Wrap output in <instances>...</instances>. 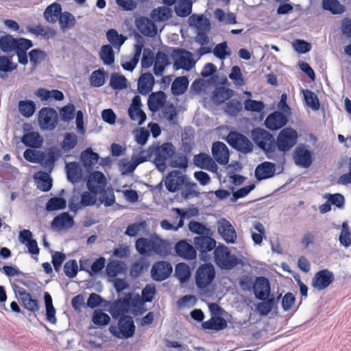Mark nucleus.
I'll list each match as a JSON object with an SVG mask.
<instances>
[{
  "label": "nucleus",
  "mask_w": 351,
  "mask_h": 351,
  "mask_svg": "<svg viewBox=\"0 0 351 351\" xmlns=\"http://www.w3.org/2000/svg\"><path fill=\"white\" fill-rule=\"evenodd\" d=\"M136 248L142 255L151 256L154 254L164 256L167 254V243L157 235L149 238H139L136 241Z\"/></svg>",
  "instance_id": "f257e3e1"
},
{
  "label": "nucleus",
  "mask_w": 351,
  "mask_h": 351,
  "mask_svg": "<svg viewBox=\"0 0 351 351\" xmlns=\"http://www.w3.org/2000/svg\"><path fill=\"white\" fill-rule=\"evenodd\" d=\"M214 261L221 269L230 270L237 265H243V257L232 254L223 244L217 245L213 252Z\"/></svg>",
  "instance_id": "f03ea898"
},
{
  "label": "nucleus",
  "mask_w": 351,
  "mask_h": 351,
  "mask_svg": "<svg viewBox=\"0 0 351 351\" xmlns=\"http://www.w3.org/2000/svg\"><path fill=\"white\" fill-rule=\"evenodd\" d=\"M252 138L255 143L265 151L268 158L277 160L274 138L272 134L264 129L256 128L252 132Z\"/></svg>",
  "instance_id": "7ed1b4c3"
},
{
  "label": "nucleus",
  "mask_w": 351,
  "mask_h": 351,
  "mask_svg": "<svg viewBox=\"0 0 351 351\" xmlns=\"http://www.w3.org/2000/svg\"><path fill=\"white\" fill-rule=\"evenodd\" d=\"M135 325L131 316L124 315L120 317L117 325L109 327L110 332L119 339H129L135 332Z\"/></svg>",
  "instance_id": "20e7f679"
},
{
  "label": "nucleus",
  "mask_w": 351,
  "mask_h": 351,
  "mask_svg": "<svg viewBox=\"0 0 351 351\" xmlns=\"http://www.w3.org/2000/svg\"><path fill=\"white\" fill-rule=\"evenodd\" d=\"M171 58L173 60V67L175 71L180 69L190 71L195 66L196 61L193 58V54L190 51L174 49Z\"/></svg>",
  "instance_id": "39448f33"
},
{
  "label": "nucleus",
  "mask_w": 351,
  "mask_h": 351,
  "mask_svg": "<svg viewBox=\"0 0 351 351\" xmlns=\"http://www.w3.org/2000/svg\"><path fill=\"white\" fill-rule=\"evenodd\" d=\"M215 277V269L210 263L203 264L198 267L195 273V283L198 288L208 287Z\"/></svg>",
  "instance_id": "423d86ee"
},
{
  "label": "nucleus",
  "mask_w": 351,
  "mask_h": 351,
  "mask_svg": "<svg viewBox=\"0 0 351 351\" xmlns=\"http://www.w3.org/2000/svg\"><path fill=\"white\" fill-rule=\"evenodd\" d=\"M298 134L291 128H285L279 133L276 145L281 152H287L291 149L296 143Z\"/></svg>",
  "instance_id": "0eeeda50"
},
{
  "label": "nucleus",
  "mask_w": 351,
  "mask_h": 351,
  "mask_svg": "<svg viewBox=\"0 0 351 351\" xmlns=\"http://www.w3.org/2000/svg\"><path fill=\"white\" fill-rule=\"evenodd\" d=\"M216 241L208 236L196 237L194 238L195 248L199 252V258L203 261H208L210 259L209 252L215 250Z\"/></svg>",
  "instance_id": "6e6552de"
},
{
  "label": "nucleus",
  "mask_w": 351,
  "mask_h": 351,
  "mask_svg": "<svg viewBox=\"0 0 351 351\" xmlns=\"http://www.w3.org/2000/svg\"><path fill=\"white\" fill-rule=\"evenodd\" d=\"M175 154V147L171 143H166L156 148L155 151L154 162L159 170L164 171L166 162Z\"/></svg>",
  "instance_id": "1a4fd4ad"
},
{
  "label": "nucleus",
  "mask_w": 351,
  "mask_h": 351,
  "mask_svg": "<svg viewBox=\"0 0 351 351\" xmlns=\"http://www.w3.org/2000/svg\"><path fill=\"white\" fill-rule=\"evenodd\" d=\"M38 121L43 130H53L58 121L57 112L51 108H43L39 111Z\"/></svg>",
  "instance_id": "9d476101"
},
{
  "label": "nucleus",
  "mask_w": 351,
  "mask_h": 351,
  "mask_svg": "<svg viewBox=\"0 0 351 351\" xmlns=\"http://www.w3.org/2000/svg\"><path fill=\"white\" fill-rule=\"evenodd\" d=\"M227 141L233 147L243 153L250 152L253 149V145L250 141L237 132H230L227 136Z\"/></svg>",
  "instance_id": "9b49d317"
},
{
  "label": "nucleus",
  "mask_w": 351,
  "mask_h": 351,
  "mask_svg": "<svg viewBox=\"0 0 351 351\" xmlns=\"http://www.w3.org/2000/svg\"><path fill=\"white\" fill-rule=\"evenodd\" d=\"M335 280L334 274L328 269H322L315 274L311 280V287L318 291L326 289Z\"/></svg>",
  "instance_id": "f8f14e48"
},
{
  "label": "nucleus",
  "mask_w": 351,
  "mask_h": 351,
  "mask_svg": "<svg viewBox=\"0 0 351 351\" xmlns=\"http://www.w3.org/2000/svg\"><path fill=\"white\" fill-rule=\"evenodd\" d=\"M141 97L136 95L132 100V103L128 108V114L131 120L136 122L138 125H142L146 120V114L142 109Z\"/></svg>",
  "instance_id": "ddd939ff"
},
{
  "label": "nucleus",
  "mask_w": 351,
  "mask_h": 351,
  "mask_svg": "<svg viewBox=\"0 0 351 351\" xmlns=\"http://www.w3.org/2000/svg\"><path fill=\"white\" fill-rule=\"evenodd\" d=\"M219 235L227 243H236L237 234L233 226L226 219H221L217 222Z\"/></svg>",
  "instance_id": "4468645a"
},
{
  "label": "nucleus",
  "mask_w": 351,
  "mask_h": 351,
  "mask_svg": "<svg viewBox=\"0 0 351 351\" xmlns=\"http://www.w3.org/2000/svg\"><path fill=\"white\" fill-rule=\"evenodd\" d=\"M172 271L173 268L169 263L159 261L152 266L151 274L154 280L160 282L167 279L172 273Z\"/></svg>",
  "instance_id": "2eb2a0df"
},
{
  "label": "nucleus",
  "mask_w": 351,
  "mask_h": 351,
  "mask_svg": "<svg viewBox=\"0 0 351 351\" xmlns=\"http://www.w3.org/2000/svg\"><path fill=\"white\" fill-rule=\"evenodd\" d=\"M185 176L180 171L170 172L165 180V185L170 192L179 190L185 182Z\"/></svg>",
  "instance_id": "dca6fc26"
},
{
  "label": "nucleus",
  "mask_w": 351,
  "mask_h": 351,
  "mask_svg": "<svg viewBox=\"0 0 351 351\" xmlns=\"http://www.w3.org/2000/svg\"><path fill=\"white\" fill-rule=\"evenodd\" d=\"M138 30L146 36L154 37L157 34L154 23L147 17L141 16L135 21Z\"/></svg>",
  "instance_id": "f3484780"
},
{
  "label": "nucleus",
  "mask_w": 351,
  "mask_h": 351,
  "mask_svg": "<svg viewBox=\"0 0 351 351\" xmlns=\"http://www.w3.org/2000/svg\"><path fill=\"white\" fill-rule=\"evenodd\" d=\"M287 123V117L282 112L276 111L266 118L265 125L271 130H277Z\"/></svg>",
  "instance_id": "a211bd4d"
},
{
  "label": "nucleus",
  "mask_w": 351,
  "mask_h": 351,
  "mask_svg": "<svg viewBox=\"0 0 351 351\" xmlns=\"http://www.w3.org/2000/svg\"><path fill=\"white\" fill-rule=\"evenodd\" d=\"M254 292L258 299H267L271 292L270 284L268 279L265 277L257 278L254 284Z\"/></svg>",
  "instance_id": "6ab92c4d"
},
{
  "label": "nucleus",
  "mask_w": 351,
  "mask_h": 351,
  "mask_svg": "<svg viewBox=\"0 0 351 351\" xmlns=\"http://www.w3.org/2000/svg\"><path fill=\"white\" fill-rule=\"evenodd\" d=\"M212 154L214 159L220 165H226L229 162V151L228 147L222 142H216L212 147Z\"/></svg>",
  "instance_id": "aec40b11"
},
{
  "label": "nucleus",
  "mask_w": 351,
  "mask_h": 351,
  "mask_svg": "<svg viewBox=\"0 0 351 351\" xmlns=\"http://www.w3.org/2000/svg\"><path fill=\"white\" fill-rule=\"evenodd\" d=\"M193 162L197 167L211 172H217L218 169L215 160L208 154L204 153L195 155Z\"/></svg>",
  "instance_id": "412c9836"
},
{
  "label": "nucleus",
  "mask_w": 351,
  "mask_h": 351,
  "mask_svg": "<svg viewBox=\"0 0 351 351\" xmlns=\"http://www.w3.org/2000/svg\"><path fill=\"white\" fill-rule=\"evenodd\" d=\"M106 180L104 175L99 171H94L87 181V186L92 192L101 191L106 186Z\"/></svg>",
  "instance_id": "4be33fe9"
},
{
  "label": "nucleus",
  "mask_w": 351,
  "mask_h": 351,
  "mask_svg": "<svg viewBox=\"0 0 351 351\" xmlns=\"http://www.w3.org/2000/svg\"><path fill=\"white\" fill-rule=\"evenodd\" d=\"M19 241L25 245L28 252L32 255H37L39 253V248L37 242L32 239V233L29 230H23L19 232Z\"/></svg>",
  "instance_id": "5701e85b"
},
{
  "label": "nucleus",
  "mask_w": 351,
  "mask_h": 351,
  "mask_svg": "<svg viewBox=\"0 0 351 351\" xmlns=\"http://www.w3.org/2000/svg\"><path fill=\"white\" fill-rule=\"evenodd\" d=\"M197 28L198 30L195 40L201 45L208 43L209 38L206 34L210 29V23L205 19L204 20L201 16L197 18Z\"/></svg>",
  "instance_id": "b1692460"
},
{
  "label": "nucleus",
  "mask_w": 351,
  "mask_h": 351,
  "mask_svg": "<svg viewBox=\"0 0 351 351\" xmlns=\"http://www.w3.org/2000/svg\"><path fill=\"white\" fill-rule=\"evenodd\" d=\"M176 251L178 256L187 260H193L196 258L197 252L194 247L186 241L182 240L176 245Z\"/></svg>",
  "instance_id": "393cba45"
},
{
  "label": "nucleus",
  "mask_w": 351,
  "mask_h": 351,
  "mask_svg": "<svg viewBox=\"0 0 351 351\" xmlns=\"http://www.w3.org/2000/svg\"><path fill=\"white\" fill-rule=\"evenodd\" d=\"M35 96L42 101L50 102L52 100L61 101L64 99L63 93L58 90H48L40 88L34 92Z\"/></svg>",
  "instance_id": "a878e982"
},
{
  "label": "nucleus",
  "mask_w": 351,
  "mask_h": 351,
  "mask_svg": "<svg viewBox=\"0 0 351 351\" xmlns=\"http://www.w3.org/2000/svg\"><path fill=\"white\" fill-rule=\"evenodd\" d=\"M276 166L270 162H264L258 165L255 170L257 180H261L273 177L275 174Z\"/></svg>",
  "instance_id": "bb28decb"
},
{
  "label": "nucleus",
  "mask_w": 351,
  "mask_h": 351,
  "mask_svg": "<svg viewBox=\"0 0 351 351\" xmlns=\"http://www.w3.org/2000/svg\"><path fill=\"white\" fill-rule=\"evenodd\" d=\"M74 221L68 213H63L56 217L52 223L51 227L54 229L61 230L63 229H69L73 227Z\"/></svg>",
  "instance_id": "cd10ccee"
},
{
  "label": "nucleus",
  "mask_w": 351,
  "mask_h": 351,
  "mask_svg": "<svg viewBox=\"0 0 351 351\" xmlns=\"http://www.w3.org/2000/svg\"><path fill=\"white\" fill-rule=\"evenodd\" d=\"M166 95L162 91L153 93L149 97L147 105L152 112H157L165 105Z\"/></svg>",
  "instance_id": "c85d7f7f"
},
{
  "label": "nucleus",
  "mask_w": 351,
  "mask_h": 351,
  "mask_svg": "<svg viewBox=\"0 0 351 351\" xmlns=\"http://www.w3.org/2000/svg\"><path fill=\"white\" fill-rule=\"evenodd\" d=\"M60 152L56 148H50L46 153L40 154V163L45 167L52 169L54 162L59 158Z\"/></svg>",
  "instance_id": "c756f323"
},
{
  "label": "nucleus",
  "mask_w": 351,
  "mask_h": 351,
  "mask_svg": "<svg viewBox=\"0 0 351 351\" xmlns=\"http://www.w3.org/2000/svg\"><path fill=\"white\" fill-rule=\"evenodd\" d=\"M171 64L169 57L162 52H158L156 53L154 65V73L157 76L162 75L166 66Z\"/></svg>",
  "instance_id": "7c9ffc66"
},
{
  "label": "nucleus",
  "mask_w": 351,
  "mask_h": 351,
  "mask_svg": "<svg viewBox=\"0 0 351 351\" xmlns=\"http://www.w3.org/2000/svg\"><path fill=\"white\" fill-rule=\"evenodd\" d=\"M294 160L296 165L308 167L311 164V153L305 148L298 147L294 152Z\"/></svg>",
  "instance_id": "2f4dec72"
},
{
  "label": "nucleus",
  "mask_w": 351,
  "mask_h": 351,
  "mask_svg": "<svg viewBox=\"0 0 351 351\" xmlns=\"http://www.w3.org/2000/svg\"><path fill=\"white\" fill-rule=\"evenodd\" d=\"M68 180L72 183L78 182L82 176V169L78 162H73L66 165Z\"/></svg>",
  "instance_id": "473e14b6"
},
{
  "label": "nucleus",
  "mask_w": 351,
  "mask_h": 351,
  "mask_svg": "<svg viewBox=\"0 0 351 351\" xmlns=\"http://www.w3.org/2000/svg\"><path fill=\"white\" fill-rule=\"evenodd\" d=\"M227 322L223 317L219 316L212 317L208 321L204 322L202 324L203 328L219 331L225 329L227 327Z\"/></svg>",
  "instance_id": "72a5a7b5"
},
{
  "label": "nucleus",
  "mask_w": 351,
  "mask_h": 351,
  "mask_svg": "<svg viewBox=\"0 0 351 351\" xmlns=\"http://www.w3.org/2000/svg\"><path fill=\"white\" fill-rule=\"evenodd\" d=\"M154 78L149 73L143 74L138 82V90L141 94H147L152 90Z\"/></svg>",
  "instance_id": "f704fd0d"
},
{
  "label": "nucleus",
  "mask_w": 351,
  "mask_h": 351,
  "mask_svg": "<svg viewBox=\"0 0 351 351\" xmlns=\"http://www.w3.org/2000/svg\"><path fill=\"white\" fill-rule=\"evenodd\" d=\"M19 295L25 308L33 312L38 310V300L33 299L30 293H27L25 289H20L19 291Z\"/></svg>",
  "instance_id": "c9c22d12"
},
{
  "label": "nucleus",
  "mask_w": 351,
  "mask_h": 351,
  "mask_svg": "<svg viewBox=\"0 0 351 351\" xmlns=\"http://www.w3.org/2000/svg\"><path fill=\"white\" fill-rule=\"evenodd\" d=\"M143 46L141 45H135V53L132 58H125L122 60L121 66L125 70L132 71L137 65L141 51H142Z\"/></svg>",
  "instance_id": "e433bc0d"
},
{
  "label": "nucleus",
  "mask_w": 351,
  "mask_h": 351,
  "mask_svg": "<svg viewBox=\"0 0 351 351\" xmlns=\"http://www.w3.org/2000/svg\"><path fill=\"white\" fill-rule=\"evenodd\" d=\"M34 178L39 189L43 191H48L51 189L52 180L47 173L43 171L37 172Z\"/></svg>",
  "instance_id": "4c0bfd02"
},
{
  "label": "nucleus",
  "mask_w": 351,
  "mask_h": 351,
  "mask_svg": "<svg viewBox=\"0 0 351 351\" xmlns=\"http://www.w3.org/2000/svg\"><path fill=\"white\" fill-rule=\"evenodd\" d=\"M61 12V5L59 3H53L47 7L44 12V17L47 22L54 23L58 21Z\"/></svg>",
  "instance_id": "58836bf2"
},
{
  "label": "nucleus",
  "mask_w": 351,
  "mask_h": 351,
  "mask_svg": "<svg viewBox=\"0 0 351 351\" xmlns=\"http://www.w3.org/2000/svg\"><path fill=\"white\" fill-rule=\"evenodd\" d=\"M22 142L28 147H39L43 143V138L36 132H30L25 134L22 138Z\"/></svg>",
  "instance_id": "ea45409f"
},
{
  "label": "nucleus",
  "mask_w": 351,
  "mask_h": 351,
  "mask_svg": "<svg viewBox=\"0 0 351 351\" xmlns=\"http://www.w3.org/2000/svg\"><path fill=\"white\" fill-rule=\"evenodd\" d=\"M19 111L23 117H31L36 111V104L32 100H22L18 104Z\"/></svg>",
  "instance_id": "a19ab883"
},
{
  "label": "nucleus",
  "mask_w": 351,
  "mask_h": 351,
  "mask_svg": "<svg viewBox=\"0 0 351 351\" xmlns=\"http://www.w3.org/2000/svg\"><path fill=\"white\" fill-rule=\"evenodd\" d=\"M171 12L170 8L160 6L152 10L151 17L156 21H165L171 17Z\"/></svg>",
  "instance_id": "79ce46f5"
},
{
  "label": "nucleus",
  "mask_w": 351,
  "mask_h": 351,
  "mask_svg": "<svg viewBox=\"0 0 351 351\" xmlns=\"http://www.w3.org/2000/svg\"><path fill=\"white\" fill-rule=\"evenodd\" d=\"M189 86L188 78L185 76L178 77L171 85L172 93L179 95L184 93Z\"/></svg>",
  "instance_id": "37998d69"
},
{
  "label": "nucleus",
  "mask_w": 351,
  "mask_h": 351,
  "mask_svg": "<svg viewBox=\"0 0 351 351\" xmlns=\"http://www.w3.org/2000/svg\"><path fill=\"white\" fill-rule=\"evenodd\" d=\"M106 73L104 69L94 71L90 76V85L93 87H100L106 83Z\"/></svg>",
  "instance_id": "c03bdc74"
},
{
  "label": "nucleus",
  "mask_w": 351,
  "mask_h": 351,
  "mask_svg": "<svg viewBox=\"0 0 351 351\" xmlns=\"http://www.w3.org/2000/svg\"><path fill=\"white\" fill-rule=\"evenodd\" d=\"M125 265L123 262L112 261L106 266V273L110 277H115L124 272Z\"/></svg>",
  "instance_id": "a18cd8bd"
},
{
  "label": "nucleus",
  "mask_w": 351,
  "mask_h": 351,
  "mask_svg": "<svg viewBox=\"0 0 351 351\" xmlns=\"http://www.w3.org/2000/svg\"><path fill=\"white\" fill-rule=\"evenodd\" d=\"M110 86L114 90H122L128 88V80L119 73H114L111 75Z\"/></svg>",
  "instance_id": "49530a36"
},
{
  "label": "nucleus",
  "mask_w": 351,
  "mask_h": 351,
  "mask_svg": "<svg viewBox=\"0 0 351 351\" xmlns=\"http://www.w3.org/2000/svg\"><path fill=\"white\" fill-rule=\"evenodd\" d=\"M176 14L179 16L184 17L189 15L192 11V2L191 0H178L175 7Z\"/></svg>",
  "instance_id": "de8ad7c7"
},
{
  "label": "nucleus",
  "mask_w": 351,
  "mask_h": 351,
  "mask_svg": "<svg viewBox=\"0 0 351 351\" xmlns=\"http://www.w3.org/2000/svg\"><path fill=\"white\" fill-rule=\"evenodd\" d=\"M322 6L334 14H341L345 10L344 6L338 0H322Z\"/></svg>",
  "instance_id": "09e8293b"
},
{
  "label": "nucleus",
  "mask_w": 351,
  "mask_h": 351,
  "mask_svg": "<svg viewBox=\"0 0 351 351\" xmlns=\"http://www.w3.org/2000/svg\"><path fill=\"white\" fill-rule=\"evenodd\" d=\"M45 302L46 306L47 320L51 324H56L57 321L56 317V309L52 304V298L47 292L45 293Z\"/></svg>",
  "instance_id": "8fccbe9b"
},
{
  "label": "nucleus",
  "mask_w": 351,
  "mask_h": 351,
  "mask_svg": "<svg viewBox=\"0 0 351 351\" xmlns=\"http://www.w3.org/2000/svg\"><path fill=\"white\" fill-rule=\"evenodd\" d=\"M106 37L113 47L117 48H119L126 40V37L119 34L117 31L114 29H110L107 32Z\"/></svg>",
  "instance_id": "3c124183"
},
{
  "label": "nucleus",
  "mask_w": 351,
  "mask_h": 351,
  "mask_svg": "<svg viewBox=\"0 0 351 351\" xmlns=\"http://www.w3.org/2000/svg\"><path fill=\"white\" fill-rule=\"evenodd\" d=\"M58 20L63 31L72 28L75 24V17L68 12L60 13Z\"/></svg>",
  "instance_id": "603ef678"
},
{
  "label": "nucleus",
  "mask_w": 351,
  "mask_h": 351,
  "mask_svg": "<svg viewBox=\"0 0 351 351\" xmlns=\"http://www.w3.org/2000/svg\"><path fill=\"white\" fill-rule=\"evenodd\" d=\"M99 159V155L88 149L81 154V160L85 167H91L95 165Z\"/></svg>",
  "instance_id": "864d4df0"
},
{
  "label": "nucleus",
  "mask_w": 351,
  "mask_h": 351,
  "mask_svg": "<svg viewBox=\"0 0 351 351\" xmlns=\"http://www.w3.org/2000/svg\"><path fill=\"white\" fill-rule=\"evenodd\" d=\"M176 275L181 283L186 282L191 276L189 266L184 263L178 264L176 267Z\"/></svg>",
  "instance_id": "5fc2aeb1"
},
{
  "label": "nucleus",
  "mask_w": 351,
  "mask_h": 351,
  "mask_svg": "<svg viewBox=\"0 0 351 351\" xmlns=\"http://www.w3.org/2000/svg\"><path fill=\"white\" fill-rule=\"evenodd\" d=\"M77 143V136L74 133H66L61 147L64 152L73 149Z\"/></svg>",
  "instance_id": "6e6d98bb"
},
{
  "label": "nucleus",
  "mask_w": 351,
  "mask_h": 351,
  "mask_svg": "<svg viewBox=\"0 0 351 351\" xmlns=\"http://www.w3.org/2000/svg\"><path fill=\"white\" fill-rule=\"evenodd\" d=\"M92 321L97 326H106L110 322V317L101 310H95L92 315Z\"/></svg>",
  "instance_id": "4d7b16f0"
},
{
  "label": "nucleus",
  "mask_w": 351,
  "mask_h": 351,
  "mask_svg": "<svg viewBox=\"0 0 351 351\" xmlns=\"http://www.w3.org/2000/svg\"><path fill=\"white\" fill-rule=\"evenodd\" d=\"M172 211L175 212L179 217L180 220L184 223V219H189L191 217H195L198 215V210L195 208H173Z\"/></svg>",
  "instance_id": "13d9d810"
},
{
  "label": "nucleus",
  "mask_w": 351,
  "mask_h": 351,
  "mask_svg": "<svg viewBox=\"0 0 351 351\" xmlns=\"http://www.w3.org/2000/svg\"><path fill=\"white\" fill-rule=\"evenodd\" d=\"M228 76L237 86H242L245 84L244 77L239 66H232Z\"/></svg>",
  "instance_id": "bf43d9fd"
},
{
  "label": "nucleus",
  "mask_w": 351,
  "mask_h": 351,
  "mask_svg": "<svg viewBox=\"0 0 351 351\" xmlns=\"http://www.w3.org/2000/svg\"><path fill=\"white\" fill-rule=\"evenodd\" d=\"M66 200L60 197H55L51 198L46 206V208L48 211H53L66 208Z\"/></svg>",
  "instance_id": "052dcab7"
},
{
  "label": "nucleus",
  "mask_w": 351,
  "mask_h": 351,
  "mask_svg": "<svg viewBox=\"0 0 351 351\" xmlns=\"http://www.w3.org/2000/svg\"><path fill=\"white\" fill-rule=\"evenodd\" d=\"M304 97L306 105L313 110H317L319 108V102L317 95L308 90H303Z\"/></svg>",
  "instance_id": "680f3d73"
},
{
  "label": "nucleus",
  "mask_w": 351,
  "mask_h": 351,
  "mask_svg": "<svg viewBox=\"0 0 351 351\" xmlns=\"http://www.w3.org/2000/svg\"><path fill=\"white\" fill-rule=\"evenodd\" d=\"M213 53L217 58L223 60L227 57L230 56L231 51L229 50L226 42H223L215 46L213 49Z\"/></svg>",
  "instance_id": "e2e57ef3"
},
{
  "label": "nucleus",
  "mask_w": 351,
  "mask_h": 351,
  "mask_svg": "<svg viewBox=\"0 0 351 351\" xmlns=\"http://www.w3.org/2000/svg\"><path fill=\"white\" fill-rule=\"evenodd\" d=\"M232 95V91L223 87L216 89L214 93L213 99L217 103H223Z\"/></svg>",
  "instance_id": "0e129e2a"
},
{
  "label": "nucleus",
  "mask_w": 351,
  "mask_h": 351,
  "mask_svg": "<svg viewBox=\"0 0 351 351\" xmlns=\"http://www.w3.org/2000/svg\"><path fill=\"white\" fill-rule=\"evenodd\" d=\"M16 39L10 35L3 36L0 38V48L5 52L14 51Z\"/></svg>",
  "instance_id": "69168bd1"
},
{
  "label": "nucleus",
  "mask_w": 351,
  "mask_h": 351,
  "mask_svg": "<svg viewBox=\"0 0 351 351\" xmlns=\"http://www.w3.org/2000/svg\"><path fill=\"white\" fill-rule=\"evenodd\" d=\"M100 58L105 64L110 65L114 62V53L111 46L104 45L101 47Z\"/></svg>",
  "instance_id": "338daca9"
},
{
  "label": "nucleus",
  "mask_w": 351,
  "mask_h": 351,
  "mask_svg": "<svg viewBox=\"0 0 351 351\" xmlns=\"http://www.w3.org/2000/svg\"><path fill=\"white\" fill-rule=\"evenodd\" d=\"M340 243L345 247H348L351 244V236L347 222H343L342 229L339 238Z\"/></svg>",
  "instance_id": "774afa93"
}]
</instances>
